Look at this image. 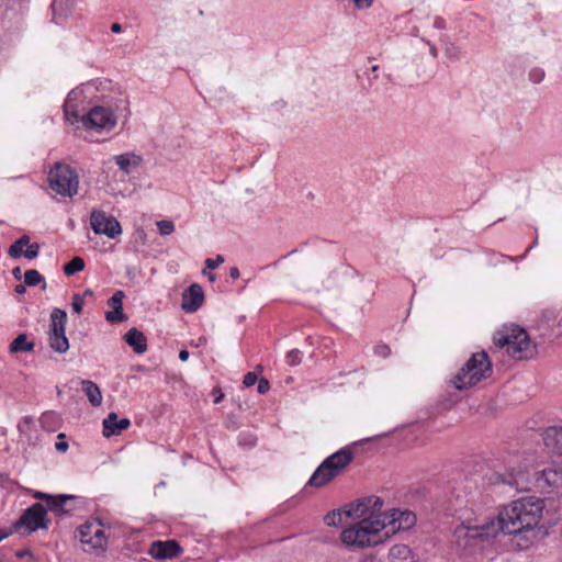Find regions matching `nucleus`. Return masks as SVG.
I'll use <instances>...</instances> for the list:
<instances>
[{
	"label": "nucleus",
	"mask_w": 562,
	"mask_h": 562,
	"mask_svg": "<svg viewBox=\"0 0 562 562\" xmlns=\"http://www.w3.org/2000/svg\"><path fill=\"white\" fill-rule=\"evenodd\" d=\"M542 512V499L520 498L482 525H458L453 531V541L463 553L473 554L477 547L491 542L501 533L520 536L530 542L541 540L548 535L547 528L540 525Z\"/></svg>",
	"instance_id": "f257e3e1"
},
{
	"label": "nucleus",
	"mask_w": 562,
	"mask_h": 562,
	"mask_svg": "<svg viewBox=\"0 0 562 562\" xmlns=\"http://www.w3.org/2000/svg\"><path fill=\"white\" fill-rule=\"evenodd\" d=\"M383 501L367 496L347 505L346 516L357 519L340 536L342 543L355 548H367L382 543L387 539L385 520L382 517Z\"/></svg>",
	"instance_id": "f03ea898"
},
{
	"label": "nucleus",
	"mask_w": 562,
	"mask_h": 562,
	"mask_svg": "<svg viewBox=\"0 0 562 562\" xmlns=\"http://www.w3.org/2000/svg\"><path fill=\"white\" fill-rule=\"evenodd\" d=\"M492 372V363L487 353L485 351L475 352L453 375L451 384L459 391L468 390L487 379Z\"/></svg>",
	"instance_id": "7ed1b4c3"
},
{
	"label": "nucleus",
	"mask_w": 562,
	"mask_h": 562,
	"mask_svg": "<svg viewBox=\"0 0 562 562\" xmlns=\"http://www.w3.org/2000/svg\"><path fill=\"white\" fill-rule=\"evenodd\" d=\"M494 342L499 348H506L507 353L516 359H529L536 353L527 331L520 327H512L494 336Z\"/></svg>",
	"instance_id": "20e7f679"
},
{
	"label": "nucleus",
	"mask_w": 562,
	"mask_h": 562,
	"mask_svg": "<svg viewBox=\"0 0 562 562\" xmlns=\"http://www.w3.org/2000/svg\"><path fill=\"white\" fill-rule=\"evenodd\" d=\"M352 452L341 449L328 458L315 470L311 476L308 484L314 487H322L338 476L344 469L351 462Z\"/></svg>",
	"instance_id": "39448f33"
},
{
	"label": "nucleus",
	"mask_w": 562,
	"mask_h": 562,
	"mask_svg": "<svg viewBox=\"0 0 562 562\" xmlns=\"http://www.w3.org/2000/svg\"><path fill=\"white\" fill-rule=\"evenodd\" d=\"M48 182L52 190L60 195L71 198L78 193V176L67 165L56 164L48 173Z\"/></svg>",
	"instance_id": "423d86ee"
},
{
	"label": "nucleus",
	"mask_w": 562,
	"mask_h": 562,
	"mask_svg": "<svg viewBox=\"0 0 562 562\" xmlns=\"http://www.w3.org/2000/svg\"><path fill=\"white\" fill-rule=\"evenodd\" d=\"M67 313L60 308H54L50 314L49 346L57 352L64 353L69 348L65 335Z\"/></svg>",
	"instance_id": "0eeeda50"
},
{
	"label": "nucleus",
	"mask_w": 562,
	"mask_h": 562,
	"mask_svg": "<svg viewBox=\"0 0 562 562\" xmlns=\"http://www.w3.org/2000/svg\"><path fill=\"white\" fill-rule=\"evenodd\" d=\"M383 520H385V535L390 538L400 530H408L416 524V515L411 510L392 509L382 512Z\"/></svg>",
	"instance_id": "6e6552de"
},
{
	"label": "nucleus",
	"mask_w": 562,
	"mask_h": 562,
	"mask_svg": "<svg viewBox=\"0 0 562 562\" xmlns=\"http://www.w3.org/2000/svg\"><path fill=\"white\" fill-rule=\"evenodd\" d=\"M45 517L46 508L42 504L35 503L24 510L20 519L14 524V529L18 531L21 528H25L30 533L37 529L46 528Z\"/></svg>",
	"instance_id": "1a4fd4ad"
},
{
	"label": "nucleus",
	"mask_w": 562,
	"mask_h": 562,
	"mask_svg": "<svg viewBox=\"0 0 562 562\" xmlns=\"http://www.w3.org/2000/svg\"><path fill=\"white\" fill-rule=\"evenodd\" d=\"M90 225L98 235H106L109 238H115L122 233L119 221L105 214L103 211L93 210L90 215Z\"/></svg>",
	"instance_id": "9d476101"
},
{
	"label": "nucleus",
	"mask_w": 562,
	"mask_h": 562,
	"mask_svg": "<svg viewBox=\"0 0 562 562\" xmlns=\"http://www.w3.org/2000/svg\"><path fill=\"white\" fill-rule=\"evenodd\" d=\"M81 123L90 128H112L116 123L113 113L104 106H94L87 114H82Z\"/></svg>",
	"instance_id": "9b49d317"
},
{
	"label": "nucleus",
	"mask_w": 562,
	"mask_h": 562,
	"mask_svg": "<svg viewBox=\"0 0 562 562\" xmlns=\"http://www.w3.org/2000/svg\"><path fill=\"white\" fill-rule=\"evenodd\" d=\"M78 532L80 541L85 544L91 546L93 549H102L106 544L105 533L100 525H82Z\"/></svg>",
	"instance_id": "f8f14e48"
},
{
	"label": "nucleus",
	"mask_w": 562,
	"mask_h": 562,
	"mask_svg": "<svg viewBox=\"0 0 562 562\" xmlns=\"http://www.w3.org/2000/svg\"><path fill=\"white\" fill-rule=\"evenodd\" d=\"M148 552L154 559L167 560L179 557L182 548L176 540L154 541Z\"/></svg>",
	"instance_id": "ddd939ff"
},
{
	"label": "nucleus",
	"mask_w": 562,
	"mask_h": 562,
	"mask_svg": "<svg viewBox=\"0 0 562 562\" xmlns=\"http://www.w3.org/2000/svg\"><path fill=\"white\" fill-rule=\"evenodd\" d=\"M204 301L203 289L200 284H191L183 293L181 307L187 313L198 311Z\"/></svg>",
	"instance_id": "4468645a"
},
{
	"label": "nucleus",
	"mask_w": 562,
	"mask_h": 562,
	"mask_svg": "<svg viewBox=\"0 0 562 562\" xmlns=\"http://www.w3.org/2000/svg\"><path fill=\"white\" fill-rule=\"evenodd\" d=\"M80 97H81V92L71 90L68 93V95L65 100V103H64L65 116H66L67 121H69L71 124H74L76 122H81L82 115L80 114V111H79L78 104H77V101L80 99Z\"/></svg>",
	"instance_id": "2eb2a0df"
},
{
	"label": "nucleus",
	"mask_w": 562,
	"mask_h": 562,
	"mask_svg": "<svg viewBox=\"0 0 562 562\" xmlns=\"http://www.w3.org/2000/svg\"><path fill=\"white\" fill-rule=\"evenodd\" d=\"M124 341L138 355H143L147 350L146 336L135 327L125 333Z\"/></svg>",
	"instance_id": "dca6fc26"
},
{
	"label": "nucleus",
	"mask_w": 562,
	"mask_h": 562,
	"mask_svg": "<svg viewBox=\"0 0 562 562\" xmlns=\"http://www.w3.org/2000/svg\"><path fill=\"white\" fill-rule=\"evenodd\" d=\"M131 425L130 419L122 418L119 420L115 413H110L103 420V435L110 437L112 435L120 434Z\"/></svg>",
	"instance_id": "f3484780"
},
{
	"label": "nucleus",
	"mask_w": 562,
	"mask_h": 562,
	"mask_svg": "<svg viewBox=\"0 0 562 562\" xmlns=\"http://www.w3.org/2000/svg\"><path fill=\"white\" fill-rule=\"evenodd\" d=\"M546 447L554 454L562 457V428L550 427L543 436Z\"/></svg>",
	"instance_id": "a211bd4d"
},
{
	"label": "nucleus",
	"mask_w": 562,
	"mask_h": 562,
	"mask_svg": "<svg viewBox=\"0 0 562 562\" xmlns=\"http://www.w3.org/2000/svg\"><path fill=\"white\" fill-rule=\"evenodd\" d=\"M74 499L71 495L46 496V512L50 510L57 515L68 513L70 509L66 508V504Z\"/></svg>",
	"instance_id": "6ab92c4d"
},
{
	"label": "nucleus",
	"mask_w": 562,
	"mask_h": 562,
	"mask_svg": "<svg viewBox=\"0 0 562 562\" xmlns=\"http://www.w3.org/2000/svg\"><path fill=\"white\" fill-rule=\"evenodd\" d=\"M116 165L125 173H131L142 164V158L135 154H122L115 157Z\"/></svg>",
	"instance_id": "aec40b11"
},
{
	"label": "nucleus",
	"mask_w": 562,
	"mask_h": 562,
	"mask_svg": "<svg viewBox=\"0 0 562 562\" xmlns=\"http://www.w3.org/2000/svg\"><path fill=\"white\" fill-rule=\"evenodd\" d=\"M390 562H413L412 551L406 544H395L389 552Z\"/></svg>",
	"instance_id": "412c9836"
},
{
	"label": "nucleus",
	"mask_w": 562,
	"mask_h": 562,
	"mask_svg": "<svg viewBox=\"0 0 562 562\" xmlns=\"http://www.w3.org/2000/svg\"><path fill=\"white\" fill-rule=\"evenodd\" d=\"M81 386L91 405L100 406L102 403V394L99 386L94 382L89 380H82Z\"/></svg>",
	"instance_id": "4be33fe9"
},
{
	"label": "nucleus",
	"mask_w": 562,
	"mask_h": 562,
	"mask_svg": "<svg viewBox=\"0 0 562 562\" xmlns=\"http://www.w3.org/2000/svg\"><path fill=\"white\" fill-rule=\"evenodd\" d=\"M35 345L32 341H27V336L25 334H20L10 345V351L12 353H18L22 351H32Z\"/></svg>",
	"instance_id": "5701e85b"
},
{
	"label": "nucleus",
	"mask_w": 562,
	"mask_h": 562,
	"mask_svg": "<svg viewBox=\"0 0 562 562\" xmlns=\"http://www.w3.org/2000/svg\"><path fill=\"white\" fill-rule=\"evenodd\" d=\"M52 8L55 16H67L75 8V0H54Z\"/></svg>",
	"instance_id": "b1692460"
},
{
	"label": "nucleus",
	"mask_w": 562,
	"mask_h": 562,
	"mask_svg": "<svg viewBox=\"0 0 562 562\" xmlns=\"http://www.w3.org/2000/svg\"><path fill=\"white\" fill-rule=\"evenodd\" d=\"M24 283L27 286H36L41 283H43L42 289H46V282L42 274L34 269L27 270L24 274Z\"/></svg>",
	"instance_id": "393cba45"
},
{
	"label": "nucleus",
	"mask_w": 562,
	"mask_h": 562,
	"mask_svg": "<svg viewBox=\"0 0 562 562\" xmlns=\"http://www.w3.org/2000/svg\"><path fill=\"white\" fill-rule=\"evenodd\" d=\"M29 245H30V237L27 235H23L10 246L9 255L12 258H19L23 254V247L29 246Z\"/></svg>",
	"instance_id": "a878e982"
},
{
	"label": "nucleus",
	"mask_w": 562,
	"mask_h": 562,
	"mask_svg": "<svg viewBox=\"0 0 562 562\" xmlns=\"http://www.w3.org/2000/svg\"><path fill=\"white\" fill-rule=\"evenodd\" d=\"M347 509V505L342 508V509H338V510H331L329 513H327L324 517V522L327 525V526H339L342 524V516L345 515L346 516V510Z\"/></svg>",
	"instance_id": "bb28decb"
},
{
	"label": "nucleus",
	"mask_w": 562,
	"mask_h": 562,
	"mask_svg": "<svg viewBox=\"0 0 562 562\" xmlns=\"http://www.w3.org/2000/svg\"><path fill=\"white\" fill-rule=\"evenodd\" d=\"M505 482L507 484L516 487L517 490H526L528 487L527 486V483H528L527 475L522 471H518L516 474L510 473V479L505 480Z\"/></svg>",
	"instance_id": "cd10ccee"
},
{
	"label": "nucleus",
	"mask_w": 562,
	"mask_h": 562,
	"mask_svg": "<svg viewBox=\"0 0 562 562\" xmlns=\"http://www.w3.org/2000/svg\"><path fill=\"white\" fill-rule=\"evenodd\" d=\"M85 268V261L80 257L72 258L68 263L64 266V272L67 276H72Z\"/></svg>",
	"instance_id": "c85d7f7f"
},
{
	"label": "nucleus",
	"mask_w": 562,
	"mask_h": 562,
	"mask_svg": "<svg viewBox=\"0 0 562 562\" xmlns=\"http://www.w3.org/2000/svg\"><path fill=\"white\" fill-rule=\"evenodd\" d=\"M105 319L109 323H120L126 321L127 316L123 313V308L120 310L119 307H115L105 313Z\"/></svg>",
	"instance_id": "c756f323"
},
{
	"label": "nucleus",
	"mask_w": 562,
	"mask_h": 562,
	"mask_svg": "<svg viewBox=\"0 0 562 562\" xmlns=\"http://www.w3.org/2000/svg\"><path fill=\"white\" fill-rule=\"evenodd\" d=\"M125 294L123 291L119 290L116 291L109 300H108V305L112 308H115V307H119L120 310H122V306H123V299H124Z\"/></svg>",
	"instance_id": "7c9ffc66"
},
{
	"label": "nucleus",
	"mask_w": 562,
	"mask_h": 562,
	"mask_svg": "<svg viewBox=\"0 0 562 562\" xmlns=\"http://www.w3.org/2000/svg\"><path fill=\"white\" fill-rule=\"evenodd\" d=\"M159 233L164 236L170 235L175 231V224L171 221L162 220L157 222Z\"/></svg>",
	"instance_id": "2f4dec72"
},
{
	"label": "nucleus",
	"mask_w": 562,
	"mask_h": 562,
	"mask_svg": "<svg viewBox=\"0 0 562 562\" xmlns=\"http://www.w3.org/2000/svg\"><path fill=\"white\" fill-rule=\"evenodd\" d=\"M289 366H296L301 362V351L299 349L290 350L285 356Z\"/></svg>",
	"instance_id": "473e14b6"
},
{
	"label": "nucleus",
	"mask_w": 562,
	"mask_h": 562,
	"mask_svg": "<svg viewBox=\"0 0 562 562\" xmlns=\"http://www.w3.org/2000/svg\"><path fill=\"white\" fill-rule=\"evenodd\" d=\"M378 70H379V66L374 65V66L371 67L370 72L366 74L367 75V82H368L366 88H372L373 87L374 82L379 78Z\"/></svg>",
	"instance_id": "72a5a7b5"
},
{
	"label": "nucleus",
	"mask_w": 562,
	"mask_h": 562,
	"mask_svg": "<svg viewBox=\"0 0 562 562\" xmlns=\"http://www.w3.org/2000/svg\"><path fill=\"white\" fill-rule=\"evenodd\" d=\"M38 251H40V245L34 243V244H30L27 246L26 250L23 251L22 255H24V257L27 259H34L38 256Z\"/></svg>",
	"instance_id": "f704fd0d"
},
{
	"label": "nucleus",
	"mask_w": 562,
	"mask_h": 562,
	"mask_svg": "<svg viewBox=\"0 0 562 562\" xmlns=\"http://www.w3.org/2000/svg\"><path fill=\"white\" fill-rule=\"evenodd\" d=\"M82 306H83V300H82L81 294H79V293L74 294L72 304H71L72 311L77 314H80L82 312Z\"/></svg>",
	"instance_id": "c9c22d12"
},
{
	"label": "nucleus",
	"mask_w": 562,
	"mask_h": 562,
	"mask_svg": "<svg viewBox=\"0 0 562 562\" xmlns=\"http://www.w3.org/2000/svg\"><path fill=\"white\" fill-rule=\"evenodd\" d=\"M374 353L378 357L387 358L391 355V349L387 345L380 344L374 347Z\"/></svg>",
	"instance_id": "e433bc0d"
},
{
	"label": "nucleus",
	"mask_w": 562,
	"mask_h": 562,
	"mask_svg": "<svg viewBox=\"0 0 562 562\" xmlns=\"http://www.w3.org/2000/svg\"><path fill=\"white\" fill-rule=\"evenodd\" d=\"M223 262H224V257L222 255H217L215 259L207 258L205 260V266L207 269H216Z\"/></svg>",
	"instance_id": "4c0bfd02"
},
{
	"label": "nucleus",
	"mask_w": 562,
	"mask_h": 562,
	"mask_svg": "<svg viewBox=\"0 0 562 562\" xmlns=\"http://www.w3.org/2000/svg\"><path fill=\"white\" fill-rule=\"evenodd\" d=\"M258 381V378H257V374L255 372H248L245 376H244V385L247 386V387H250L252 386L256 382Z\"/></svg>",
	"instance_id": "58836bf2"
},
{
	"label": "nucleus",
	"mask_w": 562,
	"mask_h": 562,
	"mask_svg": "<svg viewBox=\"0 0 562 562\" xmlns=\"http://www.w3.org/2000/svg\"><path fill=\"white\" fill-rule=\"evenodd\" d=\"M446 56L449 59L457 60L460 57V50L458 47L451 46L446 49Z\"/></svg>",
	"instance_id": "ea45409f"
},
{
	"label": "nucleus",
	"mask_w": 562,
	"mask_h": 562,
	"mask_svg": "<svg viewBox=\"0 0 562 562\" xmlns=\"http://www.w3.org/2000/svg\"><path fill=\"white\" fill-rule=\"evenodd\" d=\"M270 384L269 381L265 378L258 380V393L265 394L269 391Z\"/></svg>",
	"instance_id": "a19ab883"
},
{
	"label": "nucleus",
	"mask_w": 562,
	"mask_h": 562,
	"mask_svg": "<svg viewBox=\"0 0 562 562\" xmlns=\"http://www.w3.org/2000/svg\"><path fill=\"white\" fill-rule=\"evenodd\" d=\"M358 9H368L373 0H351Z\"/></svg>",
	"instance_id": "79ce46f5"
},
{
	"label": "nucleus",
	"mask_w": 562,
	"mask_h": 562,
	"mask_svg": "<svg viewBox=\"0 0 562 562\" xmlns=\"http://www.w3.org/2000/svg\"><path fill=\"white\" fill-rule=\"evenodd\" d=\"M55 448L59 452H66L68 450V443L64 440L57 441Z\"/></svg>",
	"instance_id": "37998d69"
},
{
	"label": "nucleus",
	"mask_w": 562,
	"mask_h": 562,
	"mask_svg": "<svg viewBox=\"0 0 562 562\" xmlns=\"http://www.w3.org/2000/svg\"><path fill=\"white\" fill-rule=\"evenodd\" d=\"M542 475H543L544 480L550 484L551 482H553L551 480V475H555V472L552 470H543Z\"/></svg>",
	"instance_id": "c03bdc74"
},
{
	"label": "nucleus",
	"mask_w": 562,
	"mask_h": 562,
	"mask_svg": "<svg viewBox=\"0 0 562 562\" xmlns=\"http://www.w3.org/2000/svg\"><path fill=\"white\" fill-rule=\"evenodd\" d=\"M229 276L232 279H238L240 276L238 268H236V267L231 268Z\"/></svg>",
	"instance_id": "a18cd8bd"
},
{
	"label": "nucleus",
	"mask_w": 562,
	"mask_h": 562,
	"mask_svg": "<svg viewBox=\"0 0 562 562\" xmlns=\"http://www.w3.org/2000/svg\"><path fill=\"white\" fill-rule=\"evenodd\" d=\"M427 44H429V52H430V55L436 58L438 56V50L436 48L435 45L430 44L429 42H427Z\"/></svg>",
	"instance_id": "49530a36"
},
{
	"label": "nucleus",
	"mask_w": 562,
	"mask_h": 562,
	"mask_svg": "<svg viewBox=\"0 0 562 562\" xmlns=\"http://www.w3.org/2000/svg\"><path fill=\"white\" fill-rule=\"evenodd\" d=\"M188 358H189V351H187V350H181V351L179 352V359H180L181 361H187V360H188Z\"/></svg>",
	"instance_id": "de8ad7c7"
},
{
	"label": "nucleus",
	"mask_w": 562,
	"mask_h": 562,
	"mask_svg": "<svg viewBox=\"0 0 562 562\" xmlns=\"http://www.w3.org/2000/svg\"><path fill=\"white\" fill-rule=\"evenodd\" d=\"M111 31L113 33H121L122 32V26L121 24L119 23H113L112 26H111Z\"/></svg>",
	"instance_id": "09e8293b"
},
{
	"label": "nucleus",
	"mask_w": 562,
	"mask_h": 562,
	"mask_svg": "<svg viewBox=\"0 0 562 562\" xmlns=\"http://www.w3.org/2000/svg\"><path fill=\"white\" fill-rule=\"evenodd\" d=\"M29 554H30L29 550H19L16 552V557L20 558V559H23V558H25Z\"/></svg>",
	"instance_id": "8fccbe9b"
},
{
	"label": "nucleus",
	"mask_w": 562,
	"mask_h": 562,
	"mask_svg": "<svg viewBox=\"0 0 562 562\" xmlns=\"http://www.w3.org/2000/svg\"><path fill=\"white\" fill-rule=\"evenodd\" d=\"M12 274L14 276L15 279H20L21 278V268L16 267L12 270Z\"/></svg>",
	"instance_id": "3c124183"
},
{
	"label": "nucleus",
	"mask_w": 562,
	"mask_h": 562,
	"mask_svg": "<svg viewBox=\"0 0 562 562\" xmlns=\"http://www.w3.org/2000/svg\"><path fill=\"white\" fill-rule=\"evenodd\" d=\"M15 292H16V293H19V294L24 293V292H25V285H23V284H18V285L15 286Z\"/></svg>",
	"instance_id": "603ef678"
},
{
	"label": "nucleus",
	"mask_w": 562,
	"mask_h": 562,
	"mask_svg": "<svg viewBox=\"0 0 562 562\" xmlns=\"http://www.w3.org/2000/svg\"><path fill=\"white\" fill-rule=\"evenodd\" d=\"M223 397H224V394L221 391H218V394H216L214 402L220 403Z\"/></svg>",
	"instance_id": "864d4df0"
},
{
	"label": "nucleus",
	"mask_w": 562,
	"mask_h": 562,
	"mask_svg": "<svg viewBox=\"0 0 562 562\" xmlns=\"http://www.w3.org/2000/svg\"><path fill=\"white\" fill-rule=\"evenodd\" d=\"M81 296L82 299L87 296H93V292L90 289H87Z\"/></svg>",
	"instance_id": "5fc2aeb1"
},
{
	"label": "nucleus",
	"mask_w": 562,
	"mask_h": 562,
	"mask_svg": "<svg viewBox=\"0 0 562 562\" xmlns=\"http://www.w3.org/2000/svg\"><path fill=\"white\" fill-rule=\"evenodd\" d=\"M46 496H47L46 494L41 493V492H37V493L35 494V497H36V498H40V499H45V501H46Z\"/></svg>",
	"instance_id": "6e6d98bb"
},
{
	"label": "nucleus",
	"mask_w": 562,
	"mask_h": 562,
	"mask_svg": "<svg viewBox=\"0 0 562 562\" xmlns=\"http://www.w3.org/2000/svg\"><path fill=\"white\" fill-rule=\"evenodd\" d=\"M8 536H9V532H5V531L0 529V541L5 539Z\"/></svg>",
	"instance_id": "4d7b16f0"
},
{
	"label": "nucleus",
	"mask_w": 562,
	"mask_h": 562,
	"mask_svg": "<svg viewBox=\"0 0 562 562\" xmlns=\"http://www.w3.org/2000/svg\"><path fill=\"white\" fill-rule=\"evenodd\" d=\"M435 25H436L437 27H443V21L438 19V20L436 21Z\"/></svg>",
	"instance_id": "13d9d810"
},
{
	"label": "nucleus",
	"mask_w": 562,
	"mask_h": 562,
	"mask_svg": "<svg viewBox=\"0 0 562 562\" xmlns=\"http://www.w3.org/2000/svg\"><path fill=\"white\" fill-rule=\"evenodd\" d=\"M209 279H210V281H215V274L210 273V274H209Z\"/></svg>",
	"instance_id": "bf43d9fd"
},
{
	"label": "nucleus",
	"mask_w": 562,
	"mask_h": 562,
	"mask_svg": "<svg viewBox=\"0 0 562 562\" xmlns=\"http://www.w3.org/2000/svg\"><path fill=\"white\" fill-rule=\"evenodd\" d=\"M48 417H49V414H47V413H46V414H44V415L42 416V422L44 423V420H45L46 418H48Z\"/></svg>",
	"instance_id": "052dcab7"
},
{
	"label": "nucleus",
	"mask_w": 562,
	"mask_h": 562,
	"mask_svg": "<svg viewBox=\"0 0 562 562\" xmlns=\"http://www.w3.org/2000/svg\"><path fill=\"white\" fill-rule=\"evenodd\" d=\"M65 437H66L65 434H59L58 435V439H64Z\"/></svg>",
	"instance_id": "680f3d73"
},
{
	"label": "nucleus",
	"mask_w": 562,
	"mask_h": 562,
	"mask_svg": "<svg viewBox=\"0 0 562 562\" xmlns=\"http://www.w3.org/2000/svg\"><path fill=\"white\" fill-rule=\"evenodd\" d=\"M24 422H25V423H30V422H31V418H30V417H25V418H24Z\"/></svg>",
	"instance_id": "e2e57ef3"
}]
</instances>
